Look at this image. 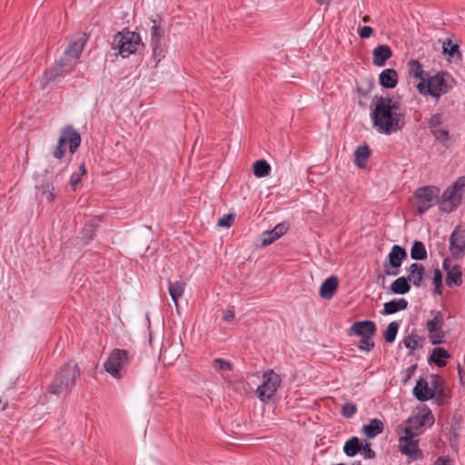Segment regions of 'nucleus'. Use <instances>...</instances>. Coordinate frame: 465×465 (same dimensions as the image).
I'll return each mask as SVG.
<instances>
[{"instance_id": "22", "label": "nucleus", "mask_w": 465, "mask_h": 465, "mask_svg": "<svg viewBox=\"0 0 465 465\" xmlns=\"http://www.w3.org/2000/svg\"><path fill=\"white\" fill-rule=\"evenodd\" d=\"M408 304V301L404 298L394 299L383 304V310L381 313L382 315H391L407 309Z\"/></svg>"}, {"instance_id": "24", "label": "nucleus", "mask_w": 465, "mask_h": 465, "mask_svg": "<svg viewBox=\"0 0 465 465\" xmlns=\"http://www.w3.org/2000/svg\"><path fill=\"white\" fill-rule=\"evenodd\" d=\"M185 290V282L183 281H175L168 282L169 294L174 302L176 308L178 307V300L183 295Z\"/></svg>"}, {"instance_id": "42", "label": "nucleus", "mask_w": 465, "mask_h": 465, "mask_svg": "<svg viewBox=\"0 0 465 465\" xmlns=\"http://www.w3.org/2000/svg\"><path fill=\"white\" fill-rule=\"evenodd\" d=\"M151 40L153 45H157L162 38L161 28L157 25H153L150 30Z\"/></svg>"}, {"instance_id": "49", "label": "nucleus", "mask_w": 465, "mask_h": 465, "mask_svg": "<svg viewBox=\"0 0 465 465\" xmlns=\"http://www.w3.org/2000/svg\"><path fill=\"white\" fill-rule=\"evenodd\" d=\"M430 342L433 345L440 344L442 342V336L438 334L437 332L430 333Z\"/></svg>"}, {"instance_id": "54", "label": "nucleus", "mask_w": 465, "mask_h": 465, "mask_svg": "<svg viewBox=\"0 0 465 465\" xmlns=\"http://www.w3.org/2000/svg\"><path fill=\"white\" fill-rule=\"evenodd\" d=\"M416 369V365H412L411 367L408 368L407 371H408V375L410 376Z\"/></svg>"}, {"instance_id": "36", "label": "nucleus", "mask_w": 465, "mask_h": 465, "mask_svg": "<svg viewBox=\"0 0 465 465\" xmlns=\"http://www.w3.org/2000/svg\"><path fill=\"white\" fill-rule=\"evenodd\" d=\"M86 173V168H85V164L84 163H82L80 164L79 166V170L77 172H74L71 174V177H70V185L73 187V188H75V186L77 184L80 183L81 180H82V177L83 175H84Z\"/></svg>"}, {"instance_id": "33", "label": "nucleus", "mask_w": 465, "mask_h": 465, "mask_svg": "<svg viewBox=\"0 0 465 465\" xmlns=\"http://www.w3.org/2000/svg\"><path fill=\"white\" fill-rule=\"evenodd\" d=\"M253 174L262 178L269 174L271 171V165L265 160H258L253 163Z\"/></svg>"}, {"instance_id": "45", "label": "nucleus", "mask_w": 465, "mask_h": 465, "mask_svg": "<svg viewBox=\"0 0 465 465\" xmlns=\"http://www.w3.org/2000/svg\"><path fill=\"white\" fill-rule=\"evenodd\" d=\"M233 221V215L232 214H227L226 216L221 218L217 225L221 227H229L231 226L232 223Z\"/></svg>"}, {"instance_id": "41", "label": "nucleus", "mask_w": 465, "mask_h": 465, "mask_svg": "<svg viewBox=\"0 0 465 465\" xmlns=\"http://www.w3.org/2000/svg\"><path fill=\"white\" fill-rule=\"evenodd\" d=\"M356 411L357 407L354 403L351 402H346L341 408V415L347 419L354 416Z\"/></svg>"}, {"instance_id": "37", "label": "nucleus", "mask_w": 465, "mask_h": 465, "mask_svg": "<svg viewBox=\"0 0 465 465\" xmlns=\"http://www.w3.org/2000/svg\"><path fill=\"white\" fill-rule=\"evenodd\" d=\"M372 338H373V336L362 337L361 340L357 344L358 349L360 351H367V352L371 351L375 346V343H374Z\"/></svg>"}, {"instance_id": "40", "label": "nucleus", "mask_w": 465, "mask_h": 465, "mask_svg": "<svg viewBox=\"0 0 465 465\" xmlns=\"http://www.w3.org/2000/svg\"><path fill=\"white\" fill-rule=\"evenodd\" d=\"M431 134L441 144H445L450 138L449 131L442 128L434 130L431 132Z\"/></svg>"}, {"instance_id": "17", "label": "nucleus", "mask_w": 465, "mask_h": 465, "mask_svg": "<svg viewBox=\"0 0 465 465\" xmlns=\"http://www.w3.org/2000/svg\"><path fill=\"white\" fill-rule=\"evenodd\" d=\"M84 43L82 38L73 41L69 44L68 47L64 53L61 58H65V62L73 64V67L75 65L76 59L81 55L84 49Z\"/></svg>"}, {"instance_id": "10", "label": "nucleus", "mask_w": 465, "mask_h": 465, "mask_svg": "<svg viewBox=\"0 0 465 465\" xmlns=\"http://www.w3.org/2000/svg\"><path fill=\"white\" fill-rule=\"evenodd\" d=\"M405 435L399 439L400 451L411 459L412 460H420L423 459V452L419 448V440L415 439V434L410 427L404 429Z\"/></svg>"}, {"instance_id": "15", "label": "nucleus", "mask_w": 465, "mask_h": 465, "mask_svg": "<svg viewBox=\"0 0 465 465\" xmlns=\"http://www.w3.org/2000/svg\"><path fill=\"white\" fill-rule=\"evenodd\" d=\"M377 328L375 323L370 320H364L354 322L349 331V335L355 334L360 337L373 336Z\"/></svg>"}, {"instance_id": "26", "label": "nucleus", "mask_w": 465, "mask_h": 465, "mask_svg": "<svg viewBox=\"0 0 465 465\" xmlns=\"http://www.w3.org/2000/svg\"><path fill=\"white\" fill-rule=\"evenodd\" d=\"M409 74L414 78L420 79L425 82L428 74L424 72L422 64L416 59H411L408 62Z\"/></svg>"}, {"instance_id": "32", "label": "nucleus", "mask_w": 465, "mask_h": 465, "mask_svg": "<svg viewBox=\"0 0 465 465\" xmlns=\"http://www.w3.org/2000/svg\"><path fill=\"white\" fill-rule=\"evenodd\" d=\"M361 450V444L357 437L351 438L343 446V451L348 457L355 456Z\"/></svg>"}, {"instance_id": "4", "label": "nucleus", "mask_w": 465, "mask_h": 465, "mask_svg": "<svg viewBox=\"0 0 465 465\" xmlns=\"http://www.w3.org/2000/svg\"><path fill=\"white\" fill-rule=\"evenodd\" d=\"M465 188V176L458 178L438 199L437 203L441 212L450 213L461 203L462 191Z\"/></svg>"}, {"instance_id": "13", "label": "nucleus", "mask_w": 465, "mask_h": 465, "mask_svg": "<svg viewBox=\"0 0 465 465\" xmlns=\"http://www.w3.org/2000/svg\"><path fill=\"white\" fill-rule=\"evenodd\" d=\"M72 68V63H68V61L65 62V58H60L59 62L54 66L45 72V84L59 82L61 78L71 73Z\"/></svg>"}, {"instance_id": "23", "label": "nucleus", "mask_w": 465, "mask_h": 465, "mask_svg": "<svg viewBox=\"0 0 465 465\" xmlns=\"http://www.w3.org/2000/svg\"><path fill=\"white\" fill-rule=\"evenodd\" d=\"M379 81L384 88H394L398 84V74L394 69H385L380 74Z\"/></svg>"}, {"instance_id": "46", "label": "nucleus", "mask_w": 465, "mask_h": 465, "mask_svg": "<svg viewBox=\"0 0 465 465\" xmlns=\"http://www.w3.org/2000/svg\"><path fill=\"white\" fill-rule=\"evenodd\" d=\"M362 455L365 459H373L375 457V452L372 450L369 443H365L363 447H361Z\"/></svg>"}, {"instance_id": "20", "label": "nucleus", "mask_w": 465, "mask_h": 465, "mask_svg": "<svg viewBox=\"0 0 465 465\" xmlns=\"http://www.w3.org/2000/svg\"><path fill=\"white\" fill-rule=\"evenodd\" d=\"M413 395L420 401H427L434 397V392L429 389V384L426 380L420 378L413 388Z\"/></svg>"}, {"instance_id": "27", "label": "nucleus", "mask_w": 465, "mask_h": 465, "mask_svg": "<svg viewBox=\"0 0 465 465\" xmlns=\"http://www.w3.org/2000/svg\"><path fill=\"white\" fill-rule=\"evenodd\" d=\"M390 289L395 294L403 295L410 292L411 284L406 277L401 276L391 282Z\"/></svg>"}, {"instance_id": "3", "label": "nucleus", "mask_w": 465, "mask_h": 465, "mask_svg": "<svg viewBox=\"0 0 465 465\" xmlns=\"http://www.w3.org/2000/svg\"><path fill=\"white\" fill-rule=\"evenodd\" d=\"M454 85V79L445 73H437L427 77L425 82H420L417 89L421 94H428L435 101H439L441 95L449 93Z\"/></svg>"}, {"instance_id": "7", "label": "nucleus", "mask_w": 465, "mask_h": 465, "mask_svg": "<svg viewBox=\"0 0 465 465\" xmlns=\"http://www.w3.org/2000/svg\"><path fill=\"white\" fill-rule=\"evenodd\" d=\"M111 45L114 50L119 51V54L122 57L125 58L138 51L139 47L142 45V40L139 34L127 31L117 33Z\"/></svg>"}, {"instance_id": "48", "label": "nucleus", "mask_w": 465, "mask_h": 465, "mask_svg": "<svg viewBox=\"0 0 465 465\" xmlns=\"http://www.w3.org/2000/svg\"><path fill=\"white\" fill-rule=\"evenodd\" d=\"M448 45H450V49H448L445 45H443V50L445 53H448L450 55H453L456 52H458L459 46L457 45H452L450 41L448 42Z\"/></svg>"}, {"instance_id": "55", "label": "nucleus", "mask_w": 465, "mask_h": 465, "mask_svg": "<svg viewBox=\"0 0 465 465\" xmlns=\"http://www.w3.org/2000/svg\"><path fill=\"white\" fill-rule=\"evenodd\" d=\"M365 23L369 22L370 21V17L369 16H364L363 19H362Z\"/></svg>"}, {"instance_id": "51", "label": "nucleus", "mask_w": 465, "mask_h": 465, "mask_svg": "<svg viewBox=\"0 0 465 465\" xmlns=\"http://www.w3.org/2000/svg\"><path fill=\"white\" fill-rule=\"evenodd\" d=\"M44 194L46 196V199L48 201H53L54 199V187H51V190H47L44 193Z\"/></svg>"}, {"instance_id": "14", "label": "nucleus", "mask_w": 465, "mask_h": 465, "mask_svg": "<svg viewBox=\"0 0 465 465\" xmlns=\"http://www.w3.org/2000/svg\"><path fill=\"white\" fill-rule=\"evenodd\" d=\"M289 230V223H280L272 230L265 231L261 235L262 246L266 247L284 235Z\"/></svg>"}, {"instance_id": "2", "label": "nucleus", "mask_w": 465, "mask_h": 465, "mask_svg": "<svg viewBox=\"0 0 465 465\" xmlns=\"http://www.w3.org/2000/svg\"><path fill=\"white\" fill-rule=\"evenodd\" d=\"M80 368L72 361L64 363L48 386V392L58 397L67 396L76 384Z\"/></svg>"}, {"instance_id": "19", "label": "nucleus", "mask_w": 465, "mask_h": 465, "mask_svg": "<svg viewBox=\"0 0 465 465\" xmlns=\"http://www.w3.org/2000/svg\"><path fill=\"white\" fill-rule=\"evenodd\" d=\"M392 56V51L387 45H380L374 48L372 53V63L376 66H383L388 59Z\"/></svg>"}, {"instance_id": "30", "label": "nucleus", "mask_w": 465, "mask_h": 465, "mask_svg": "<svg viewBox=\"0 0 465 465\" xmlns=\"http://www.w3.org/2000/svg\"><path fill=\"white\" fill-rule=\"evenodd\" d=\"M450 357V355L445 349L437 347L432 350L430 361L434 362L438 367H444L447 363L446 360Z\"/></svg>"}, {"instance_id": "16", "label": "nucleus", "mask_w": 465, "mask_h": 465, "mask_svg": "<svg viewBox=\"0 0 465 465\" xmlns=\"http://www.w3.org/2000/svg\"><path fill=\"white\" fill-rule=\"evenodd\" d=\"M443 269L446 271V283L448 286L454 284L460 286L462 283V272L459 265L450 266L449 261H443Z\"/></svg>"}, {"instance_id": "43", "label": "nucleus", "mask_w": 465, "mask_h": 465, "mask_svg": "<svg viewBox=\"0 0 465 465\" xmlns=\"http://www.w3.org/2000/svg\"><path fill=\"white\" fill-rule=\"evenodd\" d=\"M433 284L435 288V292L438 294L441 293V284H442V275L439 269L434 270V276H433Z\"/></svg>"}, {"instance_id": "50", "label": "nucleus", "mask_w": 465, "mask_h": 465, "mask_svg": "<svg viewBox=\"0 0 465 465\" xmlns=\"http://www.w3.org/2000/svg\"><path fill=\"white\" fill-rule=\"evenodd\" d=\"M234 318V312L232 310H226L223 315V320L225 322H231Z\"/></svg>"}, {"instance_id": "31", "label": "nucleus", "mask_w": 465, "mask_h": 465, "mask_svg": "<svg viewBox=\"0 0 465 465\" xmlns=\"http://www.w3.org/2000/svg\"><path fill=\"white\" fill-rule=\"evenodd\" d=\"M411 257L416 261H422L427 258L425 245L420 241H415L411 248Z\"/></svg>"}, {"instance_id": "28", "label": "nucleus", "mask_w": 465, "mask_h": 465, "mask_svg": "<svg viewBox=\"0 0 465 465\" xmlns=\"http://www.w3.org/2000/svg\"><path fill=\"white\" fill-rule=\"evenodd\" d=\"M432 315L433 318L429 320L426 324V329L430 333L440 331L444 322V317L441 312L433 311Z\"/></svg>"}, {"instance_id": "18", "label": "nucleus", "mask_w": 465, "mask_h": 465, "mask_svg": "<svg viewBox=\"0 0 465 465\" xmlns=\"http://www.w3.org/2000/svg\"><path fill=\"white\" fill-rule=\"evenodd\" d=\"M407 272L408 276L406 278L409 282H411L413 286L420 288L425 276L424 266L417 262L411 263L407 269Z\"/></svg>"}, {"instance_id": "11", "label": "nucleus", "mask_w": 465, "mask_h": 465, "mask_svg": "<svg viewBox=\"0 0 465 465\" xmlns=\"http://www.w3.org/2000/svg\"><path fill=\"white\" fill-rule=\"evenodd\" d=\"M407 258L406 250L400 245H393L384 262L385 274L388 276H396L399 274L400 267L403 260Z\"/></svg>"}, {"instance_id": "29", "label": "nucleus", "mask_w": 465, "mask_h": 465, "mask_svg": "<svg viewBox=\"0 0 465 465\" xmlns=\"http://www.w3.org/2000/svg\"><path fill=\"white\" fill-rule=\"evenodd\" d=\"M371 150L368 145H360L354 151V163L358 167H364L366 161L370 157Z\"/></svg>"}, {"instance_id": "44", "label": "nucleus", "mask_w": 465, "mask_h": 465, "mask_svg": "<svg viewBox=\"0 0 465 465\" xmlns=\"http://www.w3.org/2000/svg\"><path fill=\"white\" fill-rule=\"evenodd\" d=\"M434 422V417L432 416L431 412L430 411H428L426 413L422 414L420 417V426H424V425H432Z\"/></svg>"}, {"instance_id": "35", "label": "nucleus", "mask_w": 465, "mask_h": 465, "mask_svg": "<svg viewBox=\"0 0 465 465\" xmlns=\"http://www.w3.org/2000/svg\"><path fill=\"white\" fill-rule=\"evenodd\" d=\"M400 324L397 322H391L388 324L383 338L386 342L391 343L395 341Z\"/></svg>"}, {"instance_id": "53", "label": "nucleus", "mask_w": 465, "mask_h": 465, "mask_svg": "<svg viewBox=\"0 0 465 465\" xmlns=\"http://www.w3.org/2000/svg\"><path fill=\"white\" fill-rule=\"evenodd\" d=\"M332 0H317V3L321 5H329Z\"/></svg>"}, {"instance_id": "9", "label": "nucleus", "mask_w": 465, "mask_h": 465, "mask_svg": "<svg viewBox=\"0 0 465 465\" xmlns=\"http://www.w3.org/2000/svg\"><path fill=\"white\" fill-rule=\"evenodd\" d=\"M281 377L272 370L262 375V383L256 389V395L262 402H268L275 394L281 384Z\"/></svg>"}, {"instance_id": "1", "label": "nucleus", "mask_w": 465, "mask_h": 465, "mask_svg": "<svg viewBox=\"0 0 465 465\" xmlns=\"http://www.w3.org/2000/svg\"><path fill=\"white\" fill-rule=\"evenodd\" d=\"M373 128L381 134L391 135L403 129L405 113L400 102L390 96H378L371 112Z\"/></svg>"}, {"instance_id": "47", "label": "nucleus", "mask_w": 465, "mask_h": 465, "mask_svg": "<svg viewBox=\"0 0 465 465\" xmlns=\"http://www.w3.org/2000/svg\"><path fill=\"white\" fill-rule=\"evenodd\" d=\"M373 32V29L371 26L365 25L359 29L358 33L361 38L366 39L369 38Z\"/></svg>"}, {"instance_id": "39", "label": "nucleus", "mask_w": 465, "mask_h": 465, "mask_svg": "<svg viewBox=\"0 0 465 465\" xmlns=\"http://www.w3.org/2000/svg\"><path fill=\"white\" fill-rule=\"evenodd\" d=\"M213 366L218 371H230L232 370V364L230 361L223 360L221 358L214 359Z\"/></svg>"}, {"instance_id": "34", "label": "nucleus", "mask_w": 465, "mask_h": 465, "mask_svg": "<svg viewBox=\"0 0 465 465\" xmlns=\"http://www.w3.org/2000/svg\"><path fill=\"white\" fill-rule=\"evenodd\" d=\"M401 342L407 349L413 351L414 350L422 347L423 339L418 335H409L404 337Z\"/></svg>"}, {"instance_id": "6", "label": "nucleus", "mask_w": 465, "mask_h": 465, "mask_svg": "<svg viewBox=\"0 0 465 465\" xmlns=\"http://www.w3.org/2000/svg\"><path fill=\"white\" fill-rule=\"evenodd\" d=\"M66 143L69 144V152L71 154H74L81 144V134L71 124L64 126L61 131L57 145L53 151V156L55 159L61 160L64 156Z\"/></svg>"}, {"instance_id": "25", "label": "nucleus", "mask_w": 465, "mask_h": 465, "mask_svg": "<svg viewBox=\"0 0 465 465\" xmlns=\"http://www.w3.org/2000/svg\"><path fill=\"white\" fill-rule=\"evenodd\" d=\"M383 429L384 425L381 420L378 419H372L369 424H366L362 427V431L367 438L372 439L381 434L383 431Z\"/></svg>"}, {"instance_id": "12", "label": "nucleus", "mask_w": 465, "mask_h": 465, "mask_svg": "<svg viewBox=\"0 0 465 465\" xmlns=\"http://www.w3.org/2000/svg\"><path fill=\"white\" fill-rule=\"evenodd\" d=\"M450 252L454 259H460L465 256V229L457 226L449 238Z\"/></svg>"}, {"instance_id": "38", "label": "nucleus", "mask_w": 465, "mask_h": 465, "mask_svg": "<svg viewBox=\"0 0 465 465\" xmlns=\"http://www.w3.org/2000/svg\"><path fill=\"white\" fill-rule=\"evenodd\" d=\"M443 123V115L442 114H434L430 116L429 120V128L430 133L434 130L440 129L441 124Z\"/></svg>"}, {"instance_id": "21", "label": "nucleus", "mask_w": 465, "mask_h": 465, "mask_svg": "<svg viewBox=\"0 0 465 465\" xmlns=\"http://www.w3.org/2000/svg\"><path fill=\"white\" fill-rule=\"evenodd\" d=\"M339 281L336 276L328 277L320 287V296L324 300H331L337 288Z\"/></svg>"}, {"instance_id": "8", "label": "nucleus", "mask_w": 465, "mask_h": 465, "mask_svg": "<svg viewBox=\"0 0 465 465\" xmlns=\"http://www.w3.org/2000/svg\"><path fill=\"white\" fill-rule=\"evenodd\" d=\"M440 188L433 185L419 187L414 192V197L418 202L417 213L419 215L424 214L438 201Z\"/></svg>"}, {"instance_id": "56", "label": "nucleus", "mask_w": 465, "mask_h": 465, "mask_svg": "<svg viewBox=\"0 0 465 465\" xmlns=\"http://www.w3.org/2000/svg\"><path fill=\"white\" fill-rule=\"evenodd\" d=\"M146 320L149 322V315L146 314Z\"/></svg>"}, {"instance_id": "5", "label": "nucleus", "mask_w": 465, "mask_h": 465, "mask_svg": "<svg viewBox=\"0 0 465 465\" xmlns=\"http://www.w3.org/2000/svg\"><path fill=\"white\" fill-rule=\"evenodd\" d=\"M133 359L134 354L129 351L114 349L104 362V367L112 377L121 379Z\"/></svg>"}, {"instance_id": "52", "label": "nucleus", "mask_w": 465, "mask_h": 465, "mask_svg": "<svg viewBox=\"0 0 465 465\" xmlns=\"http://www.w3.org/2000/svg\"><path fill=\"white\" fill-rule=\"evenodd\" d=\"M448 462L446 459L440 457L434 461L433 465H448Z\"/></svg>"}]
</instances>
